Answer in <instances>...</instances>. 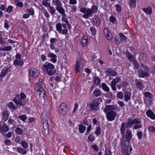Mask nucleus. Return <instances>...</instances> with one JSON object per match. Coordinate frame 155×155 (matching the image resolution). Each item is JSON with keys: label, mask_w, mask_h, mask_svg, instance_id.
Listing matches in <instances>:
<instances>
[{"label": "nucleus", "mask_w": 155, "mask_h": 155, "mask_svg": "<svg viewBox=\"0 0 155 155\" xmlns=\"http://www.w3.org/2000/svg\"><path fill=\"white\" fill-rule=\"evenodd\" d=\"M97 7L96 5H94L92 6L91 7V9L92 13H95L97 12Z\"/></svg>", "instance_id": "603ef678"}, {"label": "nucleus", "mask_w": 155, "mask_h": 155, "mask_svg": "<svg viewBox=\"0 0 155 155\" xmlns=\"http://www.w3.org/2000/svg\"><path fill=\"white\" fill-rule=\"evenodd\" d=\"M9 130V127L6 124L4 123L2 126V124L0 123V132L1 133L3 134L5 132L8 131Z\"/></svg>", "instance_id": "9b49d317"}, {"label": "nucleus", "mask_w": 155, "mask_h": 155, "mask_svg": "<svg viewBox=\"0 0 155 155\" xmlns=\"http://www.w3.org/2000/svg\"><path fill=\"white\" fill-rule=\"evenodd\" d=\"M42 81V79L41 78H40L38 80V82L37 83L35 87V88L36 90L37 89H39L41 88H42V86L41 85V82Z\"/></svg>", "instance_id": "72a5a7b5"}, {"label": "nucleus", "mask_w": 155, "mask_h": 155, "mask_svg": "<svg viewBox=\"0 0 155 155\" xmlns=\"http://www.w3.org/2000/svg\"><path fill=\"white\" fill-rule=\"evenodd\" d=\"M148 130L149 131L154 132L155 131V128L152 125L149 126L148 127Z\"/></svg>", "instance_id": "864d4df0"}, {"label": "nucleus", "mask_w": 155, "mask_h": 155, "mask_svg": "<svg viewBox=\"0 0 155 155\" xmlns=\"http://www.w3.org/2000/svg\"><path fill=\"white\" fill-rule=\"evenodd\" d=\"M86 129V127L83 124H80L79 127V132L81 133H84Z\"/></svg>", "instance_id": "f704fd0d"}, {"label": "nucleus", "mask_w": 155, "mask_h": 155, "mask_svg": "<svg viewBox=\"0 0 155 155\" xmlns=\"http://www.w3.org/2000/svg\"><path fill=\"white\" fill-rule=\"evenodd\" d=\"M18 118L21 120L22 121L25 122L27 118L25 114H23L18 116Z\"/></svg>", "instance_id": "ea45409f"}, {"label": "nucleus", "mask_w": 155, "mask_h": 155, "mask_svg": "<svg viewBox=\"0 0 155 155\" xmlns=\"http://www.w3.org/2000/svg\"><path fill=\"white\" fill-rule=\"evenodd\" d=\"M29 74L32 76H37V70L35 68H32L29 71Z\"/></svg>", "instance_id": "473e14b6"}, {"label": "nucleus", "mask_w": 155, "mask_h": 155, "mask_svg": "<svg viewBox=\"0 0 155 155\" xmlns=\"http://www.w3.org/2000/svg\"><path fill=\"white\" fill-rule=\"evenodd\" d=\"M143 10V11L148 15H150L151 13L152 8L151 7H148L146 9L144 8Z\"/></svg>", "instance_id": "58836bf2"}, {"label": "nucleus", "mask_w": 155, "mask_h": 155, "mask_svg": "<svg viewBox=\"0 0 155 155\" xmlns=\"http://www.w3.org/2000/svg\"><path fill=\"white\" fill-rule=\"evenodd\" d=\"M137 0H130L129 2V5L131 8H134L136 6Z\"/></svg>", "instance_id": "2f4dec72"}, {"label": "nucleus", "mask_w": 155, "mask_h": 155, "mask_svg": "<svg viewBox=\"0 0 155 155\" xmlns=\"http://www.w3.org/2000/svg\"><path fill=\"white\" fill-rule=\"evenodd\" d=\"M37 92L38 94L41 97H43L45 95V91L43 88L37 89Z\"/></svg>", "instance_id": "4be33fe9"}, {"label": "nucleus", "mask_w": 155, "mask_h": 155, "mask_svg": "<svg viewBox=\"0 0 155 155\" xmlns=\"http://www.w3.org/2000/svg\"><path fill=\"white\" fill-rule=\"evenodd\" d=\"M95 139L94 137L92 135H90L88 137V140L89 141H92Z\"/></svg>", "instance_id": "6e6d98bb"}, {"label": "nucleus", "mask_w": 155, "mask_h": 155, "mask_svg": "<svg viewBox=\"0 0 155 155\" xmlns=\"http://www.w3.org/2000/svg\"><path fill=\"white\" fill-rule=\"evenodd\" d=\"M81 45L84 46H86L88 43V39L87 38L86 36H84L82 37L81 39Z\"/></svg>", "instance_id": "412c9836"}, {"label": "nucleus", "mask_w": 155, "mask_h": 155, "mask_svg": "<svg viewBox=\"0 0 155 155\" xmlns=\"http://www.w3.org/2000/svg\"><path fill=\"white\" fill-rule=\"evenodd\" d=\"M120 77H117L115 79H114L111 82V86L112 89L114 91H115L116 90V84L120 80Z\"/></svg>", "instance_id": "f8f14e48"}, {"label": "nucleus", "mask_w": 155, "mask_h": 155, "mask_svg": "<svg viewBox=\"0 0 155 155\" xmlns=\"http://www.w3.org/2000/svg\"><path fill=\"white\" fill-rule=\"evenodd\" d=\"M47 55L48 58H51L50 61L53 63H55L57 61V56L52 53H48Z\"/></svg>", "instance_id": "ddd939ff"}, {"label": "nucleus", "mask_w": 155, "mask_h": 155, "mask_svg": "<svg viewBox=\"0 0 155 155\" xmlns=\"http://www.w3.org/2000/svg\"><path fill=\"white\" fill-rule=\"evenodd\" d=\"M126 124L124 122H122L121 124L120 130L121 134L124 135L125 130Z\"/></svg>", "instance_id": "c85d7f7f"}, {"label": "nucleus", "mask_w": 155, "mask_h": 155, "mask_svg": "<svg viewBox=\"0 0 155 155\" xmlns=\"http://www.w3.org/2000/svg\"><path fill=\"white\" fill-rule=\"evenodd\" d=\"M91 147L95 151H97L99 150V148L96 145H92Z\"/></svg>", "instance_id": "13d9d810"}, {"label": "nucleus", "mask_w": 155, "mask_h": 155, "mask_svg": "<svg viewBox=\"0 0 155 155\" xmlns=\"http://www.w3.org/2000/svg\"><path fill=\"white\" fill-rule=\"evenodd\" d=\"M45 113H43L42 114V116L43 117L42 120V123L43 124V127L45 129H48L49 127V125L48 122V115L47 116V117L46 119H44V118L45 117L44 116Z\"/></svg>", "instance_id": "9d476101"}, {"label": "nucleus", "mask_w": 155, "mask_h": 155, "mask_svg": "<svg viewBox=\"0 0 155 155\" xmlns=\"http://www.w3.org/2000/svg\"><path fill=\"white\" fill-rule=\"evenodd\" d=\"M9 71V69L8 68H5L2 69L0 74V78L4 77L8 74Z\"/></svg>", "instance_id": "f3484780"}, {"label": "nucleus", "mask_w": 155, "mask_h": 155, "mask_svg": "<svg viewBox=\"0 0 155 155\" xmlns=\"http://www.w3.org/2000/svg\"><path fill=\"white\" fill-rule=\"evenodd\" d=\"M13 7L11 6L8 7L7 9V12L8 13H10L12 11Z\"/></svg>", "instance_id": "680f3d73"}, {"label": "nucleus", "mask_w": 155, "mask_h": 155, "mask_svg": "<svg viewBox=\"0 0 155 155\" xmlns=\"http://www.w3.org/2000/svg\"><path fill=\"white\" fill-rule=\"evenodd\" d=\"M117 103L119 106L121 107H124L125 106V104L122 101H118Z\"/></svg>", "instance_id": "0e129e2a"}, {"label": "nucleus", "mask_w": 155, "mask_h": 155, "mask_svg": "<svg viewBox=\"0 0 155 155\" xmlns=\"http://www.w3.org/2000/svg\"><path fill=\"white\" fill-rule=\"evenodd\" d=\"M105 73L109 76H114L117 75L118 74L117 72L110 68L107 69L105 71Z\"/></svg>", "instance_id": "2eb2a0df"}, {"label": "nucleus", "mask_w": 155, "mask_h": 155, "mask_svg": "<svg viewBox=\"0 0 155 155\" xmlns=\"http://www.w3.org/2000/svg\"><path fill=\"white\" fill-rule=\"evenodd\" d=\"M138 74L139 76L142 78H143L145 76L147 77L148 75V73L147 72H144L141 70H139Z\"/></svg>", "instance_id": "a878e982"}, {"label": "nucleus", "mask_w": 155, "mask_h": 155, "mask_svg": "<svg viewBox=\"0 0 155 155\" xmlns=\"http://www.w3.org/2000/svg\"><path fill=\"white\" fill-rule=\"evenodd\" d=\"M123 96V93L121 92H119L117 94V96L119 99H122Z\"/></svg>", "instance_id": "4d7b16f0"}, {"label": "nucleus", "mask_w": 155, "mask_h": 155, "mask_svg": "<svg viewBox=\"0 0 155 155\" xmlns=\"http://www.w3.org/2000/svg\"><path fill=\"white\" fill-rule=\"evenodd\" d=\"M126 56L130 61L133 62V64L135 68L137 69L139 68V64L137 62L135 61L134 58L132 55L130 54L129 52L127 51L126 53Z\"/></svg>", "instance_id": "423d86ee"}, {"label": "nucleus", "mask_w": 155, "mask_h": 155, "mask_svg": "<svg viewBox=\"0 0 155 155\" xmlns=\"http://www.w3.org/2000/svg\"><path fill=\"white\" fill-rule=\"evenodd\" d=\"M84 61L82 59H80L76 62L75 67L76 72H80L81 69L83 67V64Z\"/></svg>", "instance_id": "39448f33"}, {"label": "nucleus", "mask_w": 155, "mask_h": 155, "mask_svg": "<svg viewBox=\"0 0 155 155\" xmlns=\"http://www.w3.org/2000/svg\"><path fill=\"white\" fill-rule=\"evenodd\" d=\"M135 82L137 88L140 89H142L143 88V84L140 81L136 79Z\"/></svg>", "instance_id": "b1692460"}, {"label": "nucleus", "mask_w": 155, "mask_h": 155, "mask_svg": "<svg viewBox=\"0 0 155 155\" xmlns=\"http://www.w3.org/2000/svg\"><path fill=\"white\" fill-rule=\"evenodd\" d=\"M52 2L56 6V7H58L62 5V4L59 0H53Z\"/></svg>", "instance_id": "c756f323"}, {"label": "nucleus", "mask_w": 155, "mask_h": 155, "mask_svg": "<svg viewBox=\"0 0 155 155\" xmlns=\"http://www.w3.org/2000/svg\"><path fill=\"white\" fill-rule=\"evenodd\" d=\"M131 95V93L128 91L124 92V99L126 101H128L130 99Z\"/></svg>", "instance_id": "393cba45"}, {"label": "nucleus", "mask_w": 155, "mask_h": 155, "mask_svg": "<svg viewBox=\"0 0 155 155\" xmlns=\"http://www.w3.org/2000/svg\"><path fill=\"white\" fill-rule=\"evenodd\" d=\"M69 3L71 5H75L77 3L76 0H70Z\"/></svg>", "instance_id": "338daca9"}, {"label": "nucleus", "mask_w": 155, "mask_h": 155, "mask_svg": "<svg viewBox=\"0 0 155 155\" xmlns=\"http://www.w3.org/2000/svg\"><path fill=\"white\" fill-rule=\"evenodd\" d=\"M21 145L25 150H26L28 148V144L25 141H22L21 142Z\"/></svg>", "instance_id": "a18cd8bd"}, {"label": "nucleus", "mask_w": 155, "mask_h": 155, "mask_svg": "<svg viewBox=\"0 0 155 155\" xmlns=\"http://www.w3.org/2000/svg\"><path fill=\"white\" fill-rule=\"evenodd\" d=\"M93 82L94 84H95L96 86L98 85L100 82L99 78L94 77L93 78Z\"/></svg>", "instance_id": "4c0bfd02"}, {"label": "nucleus", "mask_w": 155, "mask_h": 155, "mask_svg": "<svg viewBox=\"0 0 155 155\" xmlns=\"http://www.w3.org/2000/svg\"><path fill=\"white\" fill-rule=\"evenodd\" d=\"M137 136L139 139H140L142 138V132L139 131L137 133Z\"/></svg>", "instance_id": "69168bd1"}, {"label": "nucleus", "mask_w": 155, "mask_h": 155, "mask_svg": "<svg viewBox=\"0 0 155 155\" xmlns=\"http://www.w3.org/2000/svg\"><path fill=\"white\" fill-rule=\"evenodd\" d=\"M119 35L120 38V40L121 41H126L127 38L122 33H119Z\"/></svg>", "instance_id": "79ce46f5"}, {"label": "nucleus", "mask_w": 155, "mask_h": 155, "mask_svg": "<svg viewBox=\"0 0 155 155\" xmlns=\"http://www.w3.org/2000/svg\"><path fill=\"white\" fill-rule=\"evenodd\" d=\"M9 117L8 112L7 110L4 111L2 113V119L5 121H6Z\"/></svg>", "instance_id": "bb28decb"}, {"label": "nucleus", "mask_w": 155, "mask_h": 155, "mask_svg": "<svg viewBox=\"0 0 155 155\" xmlns=\"http://www.w3.org/2000/svg\"><path fill=\"white\" fill-rule=\"evenodd\" d=\"M56 9L57 11L61 13L62 15H65V11L64 9L62 7V6H61L58 7H56Z\"/></svg>", "instance_id": "7c9ffc66"}, {"label": "nucleus", "mask_w": 155, "mask_h": 155, "mask_svg": "<svg viewBox=\"0 0 155 155\" xmlns=\"http://www.w3.org/2000/svg\"><path fill=\"white\" fill-rule=\"evenodd\" d=\"M8 106L9 107L13 109V110H15L17 108V107L15 106L13 103L12 102H10L9 103Z\"/></svg>", "instance_id": "09e8293b"}, {"label": "nucleus", "mask_w": 155, "mask_h": 155, "mask_svg": "<svg viewBox=\"0 0 155 155\" xmlns=\"http://www.w3.org/2000/svg\"><path fill=\"white\" fill-rule=\"evenodd\" d=\"M92 22L94 26H97L100 24V20L99 18L97 16H94L92 19Z\"/></svg>", "instance_id": "aec40b11"}, {"label": "nucleus", "mask_w": 155, "mask_h": 155, "mask_svg": "<svg viewBox=\"0 0 155 155\" xmlns=\"http://www.w3.org/2000/svg\"><path fill=\"white\" fill-rule=\"evenodd\" d=\"M103 89L105 91H108L109 90V87L107 86L106 84L104 83H103L102 84Z\"/></svg>", "instance_id": "37998d69"}, {"label": "nucleus", "mask_w": 155, "mask_h": 155, "mask_svg": "<svg viewBox=\"0 0 155 155\" xmlns=\"http://www.w3.org/2000/svg\"><path fill=\"white\" fill-rule=\"evenodd\" d=\"M15 132L19 134H21L23 133L22 130L19 127L17 128L15 130Z\"/></svg>", "instance_id": "49530a36"}, {"label": "nucleus", "mask_w": 155, "mask_h": 155, "mask_svg": "<svg viewBox=\"0 0 155 155\" xmlns=\"http://www.w3.org/2000/svg\"><path fill=\"white\" fill-rule=\"evenodd\" d=\"M56 28L57 31L59 33H61L62 30V24L60 23H58L56 25Z\"/></svg>", "instance_id": "e433bc0d"}, {"label": "nucleus", "mask_w": 155, "mask_h": 155, "mask_svg": "<svg viewBox=\"0 0 155 155\" xmlns=\"http://www.w3.org/2000/svg\"><path fill=\"white\" fill-rule=\"evenodd\" d=\"M14 63L15 66H22L24 62L21 59H17L14 61Z\"/></svg>", "instance_id": "cd10ccee"}, {"label": "nucleus", "mask_w": 155, "mask_h": 155, "mask_svg": "<svg viewBox=\"0 0 155 155\" xmlns=\"http://www.w3.org/2000/svg\"><path fill=\"white\" fill-rule=\"evenodd\" d=\"M50 9V13L52 15H53L56 12V10L53 6H51V5L49 7Z\"/></svg>", "instance_id": "de8ad7c7"}, {"label": "nucleus", "mask_w": 155, "mask_h": 155, "mask_svg": "<svg viewBox=\"0 0 155 155\" xmlns=\"http://www.w3.org/2000/svg\"><path fill=\"white\" fill-rule=\"evenodd\" d=\"M12 49V47L11 46H7L3 47L2 48V50L8 51L11 50Z\"/></svg>", "instance_id": "8fccbe9b"}, {"label": "nucleus", "mask_w": 155, "mask_h": 155, "mask_svg": "<svg viewBox=\"0 0 155 155\" xmlns=\"http://www.w3.org/2000/svg\"><path fill=\"white\" fill-rule=\"evenodd\" d=\"M99 104V103L97 101L94 100L91 102L87 104V106L91 109L96 110Z\"/></svg>", "instance_id": "0eeeda50"}, {"label": "nucleus", "mask_w": 155, "mask_h": 155, "mask_svg": "<svg viewBox=\"0 0 155 155\" xmlns=\"http://www.w3.org/2000/svg\"><path fill=\"white\" fill-rule=\"evenodd\" d=\"M133 124V123L132 120L130 119H129L127 123V128L131 127Z\"/></svg>", "instance_id": "c9c22d12"}, {"label": "nucleus", "mask_w": 155, "mask_h": 155, "mask_svg": "<svg viewBox=\"0 0 155 155\" xmlns=\"http://www.w3.org/2000/svg\"><path fill=\"white\" fill-rule=\"evenodd\" d=\"M144 96V101L147 104H150L152 101L153 95L149 92H146L143 94Z\"/></svg>", "instance_id": "20e7f679"}, {"label": "nucleus", "mask_w": 155, "mask_h": 155, "mask_svg": "<svg viewBox=\"0 0 155 155\" xmlns=\"http://www.w3.org/2000/svg\"><path fill=\"white\" fill-rule=\"evenodd\" d=\"M101 132V130L100 127H99L96 128V130L95 132V133L98 136L100 134Z\"/></svg>", "instance_id": "5fc2aeb1"}, {"label": "nucleus", "mask_w": 155, "mask_h": 155, "mask_svg": "<svg viewBox=\"0 0 155 155\" xmlns=\"http://www.w3.org/2000/svg\"><path fill=\"white\" fill-rule=\"evenodd\" d=\"M146 113L147 115L151 119L154 120L155 119V114L151 110H148Z\"/></svg>", "instance_id": "a211bd4d"}, {"label": "nucleus", "mask_w": 155, "mask_h": 155, "mask_svg": "<svg viewBox=\"0 0 155 155\" xmlns=\"http://www.w3.org/2000/svg\"><path fill=\"white\" fill-rule=\"evenodd\" d=\"M117 12H120L121 11V8L119 4H117L115 6Z\"/></svg>", "instance_id": "bf43d9fd"}, {"label": "nucleus", "mask_w": 155, "mask_h": 155, "mask_svg": "<svg viewBox=\"0 0 155 155\" xmlns=\"http://www.w3.org/2000/svg\"><path fill=\"white\" fill-rule=\"evenodd\" d=\"M17 149L18 150V151L20 153L25 154L26 153L27 151L25 150H24L22 148H17Z\"/></svg>", "instance_id": "a19ab883"}, {"label": "nucleus", "mask_w": 155, "mask_h": 155, "mask_svg": "<svg viewBox=\"0 0 155 155\" xmlns=\"http://www.w3.org/2000/svg\"><path fill=\"white\" fill-rule=\"evenodd\" d=\"M115 109V106L111 105L106 106L103 110L105 113L107 120L108 121L114 120L117 116V113L114 111Z\"/></svg>", "instance_id": "f257e3e1"}, {"label": "nucleus", "mask_w": 155, "mask_h": 155, "mask_svg": "<svg viewBox=\"0 0 155 155\" xmlns=\"http://www.w3.org/2000/svg\"><path fill=\"white\" fill-rule=\"evenodd\" d=\"M90 30L92 32L93 35H94L96 33V30L95 28L93 27L90 28Z\"/></svg>", "instance_id": "052dcab7"}, {"label": "nucleus", "mask_w": 155, "mask_h": 155, "mask_svg": "<svg viewBox=\"0 0 155 155\" xmlns=\"http://www.w3.org/2000/svg\"><path fill=\"white\" fill-rule=\"evenodd\" d=\"M132 136L131 131L129 130H127L126 135V139L128 143H129L130 140L132 137Z\"/></svg>", "instance_id": "6ab92c4d"}, {"label": "nucleus", "mask_w": 155, "mask_h": 155, "mask_svg": "<svg viewBox=\"0 0 155 155\" xmlns=\"http://www.w3.org/2000/svg\"><path fill=\"white\" fill-rule=\"evenodd\" d=\"M59 113L63 115H65L67 112L66 105L64 103H61L59 109Z\"/></svg>", "instance_id": "6e6552de"}, {"label": "nucleus", "mask_w": 155, "mask_h": 155, "mask_svg": "<svg viewBox=\"0 0 155 155\" xmlns=\"http://www.w3.org/2000/svg\"><path fill=\"white\" fill-rule=\"evenodd\" d=\"M61 33L62 34H67L68 32V30L67 29H64L62 30H61Z\"/></svg>", "instance_id": "e2e57ef3"}, {"label": "nucleus", "mask_w": 155, "mask_h": 155, "mask_svg": "<svg viewBox=\"0 0 155 155\" xmlns=\"http://www.w3.org/2000/svg\"><path fill=\"white\" fill-rule=\"evenodd\" d=\"M132 122L133 124H140L141 123L140 119L138 118L134 119L132 120Z\"/></svg>", "instance_id": "3c124183"}, {"label": "nucleus", "mask_w": 155, "mask_h": 155, "mask_svg": "<svg viewBox=\"0 0 155 155\" xmlns=\"http://www.w3.org/2000/svg\"><path fill=\"white\" fill-rule=\"evenodd\" d=\"M5 142L6 144L8 145H9L12 143L10 139H6Z\"/></svg>", "instance_id": "774afa93"}, {"label": "nucleus", "mask_w": 155, "mask_h": 155, "mask_svg": "<svg viewBox=\"0 0 155 155\" xmlns=\"http://www.w3.org/2000/svg\"><path fill=\"white\" fill-rule=\"evenodd\" d=\"M92 13L91 9L90 8L87 9L85 13L83 15V17L86 19H88L89 16H91Z\"/></svg>", "instance_id": "dca6fc26"}, {"label": "nucleus", "mask_w": 155, "mask_h": 155, "mask_svg": "<svg viewBox=\"0 0 155 155\" xmlns=\"http://www.w3.org/2000/svg\"><path fill=\"white\" fill-rule=\"evenodd\" d=\"M54 66L51 63L43 65L41 68L42 69L47 73L49 76L53 75L56 72V70L54 69Z\"/></svg>", "instance_id": "f03ea898"}, {"label": "nucleus", "mask_w": 155, "mask_h": 155, "mask_svg": "<svg viewBox=\"0 0 155 155\" xmlns=\"http://www.w3.org/2000/svg\"><path fill=\"white\" fill-rule=\"evenodd\" d=\"M122 145H121V150L122 152V154L124 153H126L128 152L127 147L128 144V143H127L124 140V142L122 141Z\"/></svg>", "instance_id": "4468645a"}, {"label": "nucleus", "mask_w": 155, "mask_h": 155, "mask_svg": "<svg viewBox=\"0 0 155 155\" xmlns=\"http://www.w3.org/2000/svg\"><path fill=\"white\" fill-rule=\"evenodd\" d=\"M26 98V95L23 93L17 95L13 100V101L17 105L23 106L25 104L24 99Z\"/></svg>", "instance_id": "7ed1b4c3"}, {"label": "nucleus", "mask_w": 155, "mask_h": 155, "mask_svg": "<svg viewBox=\"0 0 155 155\" xmlns=\"http://www.w3.org/2000/svg\"><path fill=\"white\" fill-rule=\"evenodd\" d=\"M104 35L106 38L109 40H111L113 36L110 31L107 28H105L104 30Z\"/></svg>", "instance_id": "1a4fd4ad"}, {"label": "nucleus", "mask_w": 155, "mask_h": 155, "mask_svg": "<svg viewBox=\"0 0 155 155\" xmlns=\"http://www.w3.org/2000/svg\"><path fill=\"white\" fill-rule=\"evenodd\" d=\"M42 4L44 6L48 7L50 5V3L49 2H48V0H42Z\"/></svg>", "instance_id": "c03bdc74"}, {"label": "nucleus", "mask_w": 155, "mask_h": 155, "mask_svg": "<svg viewBox=\"0 0 155 155\" xmlns=\"http://www.w3.org/2000/svg\"><path fill=\"white\" fill-rule=\"evenodd\" d=\"M93 97H97L101 95L100 90L99 89H96L93 92L92 94Z\"/></svg>", "instance_id": "5701e85b"}]
</instances>
